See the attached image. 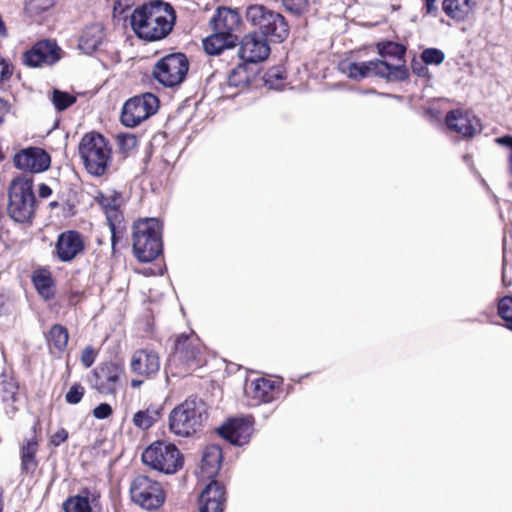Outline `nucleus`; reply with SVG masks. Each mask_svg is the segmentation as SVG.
Segmentation results:
<instances>
[{
    "mask_svg": "<svg viewBox=\"0 0 512 512\" xmlns=\"http://www.w3.org/2000/svg\"><path fill=\"white\" fill-rule=\"evenodd\" d=\"M176 21L173 6L161 0L151 1L135 8L130 16L134 33L145 41L166 38Z\"/></svg>",
    "mask_w": 512,
    "mask_h": 512,
    "instance_id": "f257e3e1",
    "label": "nucleus"
},
{
    "mask_svg": "<svg viewBox=\"0 0 512 512\" xmlns=\"http://www.w3.org/2000/svg\"><path fill=\"white\" fill-rule=\"evenodd\" d=\"M206 404L197 396H190L175 406L168 416V428L179 437L197 433L206 420Z\"/></svg>",
    "mask_w": 512,
    "mask_h": 512,
    "instance_id": "f03ea898",
    "label": "nucleus"
},
{
    "mask_svg": "<svg viewBox=\"0 0 512 512\" xmlns=\"http://www.w3.org/2000/svg\"><path fill=\"white\" fill-rule=\"evenodd\" d=\"M78 152L86 171L101 177L108 173L112 164V148L100 133H86L80 140Z\"/></svg>",
    "mask_w": 512,
    "mask_h": 512,
    "instance_id": "7ed1b4c3",
    "label": "nucleus"
},
{
    "mask_svg": "<svg viewBox=\"0 0 512 512\" xmlns=\"http://www.w3.org/2000/svg\"><path fill=\"white\" fill-rule=\"evenodd\" d=\"M133 251L135 257L144 263L155 260L162 253V225L158 219H140L134 224Z\"/></svg>",
    "mask_w": 512,
    "mask_h": 512,
    "instance_id": "20e7f679",
    "label": "nucleus"
},
{
    "mask_svg": "<svg viewBox=\"0 0 512 512\" xmlns=\"http://www.w3.org/2000/svg\"><path fill=\"white\" fill-rule=\"evenodd\" d=\"M8 213L19 223L28 222L34 214L36 198L33 192L32 177H15L9 186Z\"/></svg>",
    "mask_w": 512,
    "mask_h": 512,
    "instance_id": "39448f33",
    "label": "nucleus"
},
{
    "mask_svg": "<svg viewBox=\"0 0 512 512\" xmlns=\"http://www.w3.org/2000/svg\"><path fill=\"white\" fill-rule=\"evenodd\" d=\"M343 71L348 78L355 81H360L370 75L385 78L388 81H405L409 78V70L405 64L393 65L380 59L352 62Z\"/></svg>",
    "mask_w": 512,
    "mask_h": 512,
    "instance_id": "423d86ee",
    "label": "nucleus"
},
{
    "mask_svg": "<svg viewBox=\"0 0 512 512\" xmlns=\"http://www.w3.org/2000/svg\"><path fill=\"white\" fill-rule=\"evenodd\" d=\"M189 66V60L184 53H171L154 64L152 77L165 88H178L185 81Z\"/></svg>",
    "mask_w": 512,
    "mask_h": 512,
    "instance_id": "0eeeda50",
    "label": "nucleus"
},
{
    "mask_svg": "<svg viewBox=\"0 0 512 512\" xmlns=\"http://www.w3.org/2000/svg\"><path fill=\"white\" fill-rule=\"evenodd\" d=\"M142 462L164 474H175L183 466V456L172 443L156 441L142 453Z\"/></svg>",
    "mask_w": 512,
    "mask_h": 512,
    "instance_id": "6e6552de",
    "label": "nucleus"
},
{
    "mask_svg": "<svg viewBox=\"0 0 512 512\" xmlns=\"http://www.w3.org/2000/svg\"><path fill=\"white\" fill-rule=\"evenodd\" d=\"M247 20L257 27L263 37H271L274 41H284L289 28L285 18L273 10L263 5H251L246 11Z\"/></svg>",
    "mask_w": 512,
    "mask_h": 512,
    "instance_id": "1a4fd4ad",
    "label": "nucleus"
},
{
    "mask_svg": "<svg viewBox=\"0 0 512 512\" xmlns=\"http://www.w3.org/2000/svg\"><path fill=\"white\" fill-rule=\"evenodd\" d=\"M124 367L114 361L98 364L88 378L90 387L100 395L115 397L123 386Z\"/></svg>",
    "mask_w": 512,
    "mask_h": 512,
    "instance_id": "9d476101",
    "label": "nucleus"
},
{
    "mask_svg": "<svg viewBox=\"0 0 512 512\" xmlns=\"http://www.w3.org/2000/svg\"><path fill=\"white\" fill-rule=\"evenodd\" d=\"M130 495L135 504L147 510L158 509L165 501L161 484L146 475H138L133 479Z\"/></svg>",
    "mask_w": 512,
    "mask_h": 512,
    "instance_id": "9b49d317",
    "label": "nucleus"
},
{
    "mask_svg": "<svg viewBox=\"0 0 512 512\" xmlns=\"http://www.w3.org/2000/svg\"><path fill=\"white\" fill-rule=\"evenodd\" d=\"M158 98L152 93H145L128 99L122 108L120 120L126 127H136L142 121L156 113Z\"/></svg>",
    "mask_w": 512,
    "mask_h": 512,
    "instance_id": "f8f14e48",
    "label": "nucleus"
},
{
    "mask_svg": "<svg viewBox=\"0 0 512 512\" xmlns=\"http://www.w3.org/2000/svg\"><path fill=\"white\" fill-rule=\"evenodd\" d=\"M62 57V50L55 40L43 39L35 42L22 55V63L29 68L53 66Z\"/></svg>",
    "mask_w": 512,
    "mask_h": 512,
    "instance_id": "ddd939ff",
    "label": "nucleus"
},
{
    "mask_svg": "<svg viewBox=\"0 0 512 512\" xmlns=\"http://www.w3.org/2000/svg\"><path fill=\"white\" fill-rule=\"evenodd\" d=\"M254 421L251 416L229 418L217 428L218 434L234 446H243L249 443L254 431Z\"/></svg>",
    "mask_w": 512,
    "mask_h": 512,
    "instance_id": "4468645a",
    "label": "nucleus"
},
{
    "mask_svg": "<svg viewBox=\"0 0 512 512\" xmlns=\"http://www.w3.org/2000/svg\"><path fill=\"white\" fill-rule=\"evenodd\" d=\"M239 58L250 65L265 60L270 54L267 39L256 32L245 35L238 48Z\"/></svg>",
    "mask_w": 512,
    "mask_h": 512,
    "instance_id": "2eb2a0df",
    "label": "nucleus"
},
{
    "mask_svg": "<svg viewBox=\"0 0 512 512\" xmlns=\"http://www.w3.org/2000/svg\"><path fill=\"white\" fill-rule=\"evenodd\" d=\"M13 161L16 168L32 173L44 172L51 165L50 155L43 148L33 146L17 152Z\"/></svg>",
    "mask_w": 512,
    "mask_h": 512,
    "instance_id": "dca6fc26",
    "label": "nucleus"
},
{
    "mask_svg": "<svg viewBox=\"0 0 512 512\" xmlns=\"http://www.w3.org/2000/svg\"><path fill=\"white\" fill-rule=\"evenodd\" d=\"M447 127L465 139L473 138L482 130L479 118L461 109L451 110L445 117Z\"/></svg>",
    "mask_w": 512,
    "mask_h": 512,
    "instance_id": "f3484780",
    "label": "nucleus"
},
{
    "mask_svg": "<svg viewBox=\"0 0 512 512\" xmlns=\"http://www.w3.org/2000/svg\"><path fill=\"white\" fill-rule=\"evenodd\" d=\"M85 250L83 236L76 230H68L60 233L55 243L54 253L64 263L73 261Z\"/></svg>",
    "mask_w": 512,
    "mask_h": 512,
    "instance_id": "a211bd4d",
    "label": "nucleus"
},
{
    "mask_svg": "<svg viewBox=\"0 0 512 512\" xmlns=\"http://www.w3.org/2000/svg\"><path fill=\"white\" fill-rule=\"evenodd\" d=\"M202 346L194 335L181 334L175 341L174 359L186 366L198 365L201 362Z\"/></svg>",
    "mask_w": 512,
    "mask_h": 512,
    "instance_id": "6ab92c4d",
    "label": "nucleus"
},
{
    "mask_svg": "<svg viewBox=\"0 0 512 512\" xmlns=\"http://www.w3.org/2000/svg\"><path fill=\"white\" fill-rule=\"evenodd\" d=\"M225 502V487L213 480L205 486L199 495V512H223Z\"/></svg>",
    "mask_w": 512,
    "mask_h": 512,
    "instance_id": "aec40b11",
    "label": "nucleus"
},
{
    "mask_svg": "<svg viewBox=\"0 0 512 512\" xmlns=\"http://www.w3.org/2000/svg\"><path fill=\"white\" fill-rule=\"evenodd\" d=\"M131 371L147 379L154 377L160 369V360L156 352L148 349L136 350L130 360Z\"/></svg>",
    "mask_w": 512,
    "mask_h": 512,
    "instance_id": "412c9836",
    "label": "nucleus"
},
{
    "mask_svg": "<svg viewBox=\"0 0 512 512\" xmlns=\"http://www.w3.org/2000/svg\"><path fill=\"white\" fill-rule=\"evenodd\" d=\"M241 18L236 10L228 7H219L210 20L213 31L221 32L229 36H235L234 31L238 29Z\"/></svg>",
    "mask_w": 512,
    "mask_h": 512,
    "instance_id": "4be33fe9",
    "label": "nucleus"
},
{
    "mask_svg": "<svg viewBox=\"0 0 512 512\" xmlns=\"http://www.w3.org/2000/svg\"><path fill=\"white\" fill-rule=\"evenodd\" d=\"M256 76V72L250 65L242 62L234 67L228 74L226 84L223 86V92L227 97H233L238 92L228 93V89H238L242 91L246 89Z\"/></svg>",
    "mask_w": 512,
    "mask_h": 512,
    "instance_id": "5701e85b",
    "label": "nucleus"
},
{
    "mask_svg": "<svg viewBox=\"0 0 512 512\" xmlns=\"http://www.w3.org/2000/svg\"><path fill=\"white\" fill-rule=\"evenodd\" d=\"M105 44V33L102 24L94 23L86 26L79 37L78 48L85 54L91 55L102 50Z\"/></svg>",
    "mask_w": 512,
    "mask_h": 512,
    "instance_id": "b1692460",
    "label": "nucleus"
},
{
    "mask_svg": "<svg viewBox=\"0 0 512 512\" xmlns=\"http://www.w3.org/2000/svg\"><path fill=\"white\" fill-rule=\"evenodd\" d=\"M214 33L203 40L204 51L209 55H220L233 49L238 41L237 36H229L221 32Z\"/></svg>",
    "mask_w": 512,
    "mask_h": 512,
    "instance_id": "393cba45",
    "label": "nucleus"
},
{
    "mask_svg": "<svg viewBox=\"0 0 512 512\" xmlns=\"http://www.w3.org/2000/svg\"><path fill=\"white\" fill-rule=\"evenodd\" d=\"M163 410L162 404H150L133 415L132 423L138 429L148 430L161 419Z\"/></svg>",
    "mask_w": 512,
    "mask_h": 512,
    "instance_id": "a878e982",
    "label": "nucleus"
},
{
    "mask_svg": "<svg viewBox=\"0 0 512 512\" xmlns=\"http://www.w3.org/2000/svg\"><path fill=\"white\" fill-rule=\"evenodd\" d=\"M253 398L257 403H270L275 400L279 393V384L276 381L259 378L253 383Z\"/></svg>",
    "mask_w": 512,
    "mask_h": 512,
    "instance_id": "bb28decb",
    "label": "nucleus"
},
{
    "mask_svg": "<svg viewBox=\"0 0 512 512\" xmlns=\"http://www.w3.org/2000/svg\"><path fill=\"white\" fill-rule=\"evenodd\" d=\"M472 9L471 0H443L442 10L451 19L464 21Z\"/></svg>",
    "mask_w": 512,
    "mask_h": 512,
    "instance_id": "cd10ccee",
    "label": "nucleus"
},
{
    "mask_svg": "<svg viewBox=\"0 0 512 512\" xmlns=\"http://www.w3.org/2000/svg\"><path fill=\"white\" fill-rule=\"evenodd\" d=\"M46 339L52 353H62L67 347L69 333L63 325L55 324L51 327Z\"/></svg>",
    "mask_w": 512,
    "mask_h": 512,
    "instance_id": "c85d7f7f",
    "label": "nucleus"
},
{
    "mask_svg": "<svg viewBox=\"0 0 512 512\" xmlns=\"http://www.w3.org/2000/svg\"><path fill=\"white\" fill-rule=\"evenodd\" d=\"M38 444L36 440H27L21 447V472L25 474H33L38 466L36 460V452Z\"/></svg>",
    "mask_w": 512,
    "mask_h": 512,
    "instance_id": "c756f323",
    "label": "nucleus"
},
{
    "mask_svg": "<svg viewBox=\"0 0 512 512\" xmlns=\"http://www.w3.org/2000/svg\"><path fill=\"white\" fill-rule=\"evenodd\" d=\"M222 450L219 445L211 444L205 447L202 455L203 469L209 474H214L222 462Z\"/></svg>",
    "mask_w": 512,
    "mask_h": 512,
    "instance_id": "7c9ffc66",
    "label": "nucleus"
},
{
    "mask_svg": "<svg viewBox=\"0 0 512 512\" xmlns=\"http://www.w3.org/2000/svg\"><path fill=\"white\" fill-rule=\"evenodd\" d=\"M106 219L111 231L112 247L114 248L116 242L121 237L125 225L123 224V215L119 211V208L108 209L106 212Z\"/></svg>",
    "mask_w": 512,
    "mask_h": 512,
    "instance_id": "2f4dec72",
    "label": "nucleus"
},
{
    "mask_svg": "<svg viewBox=\"0 0 512 512\" xmlns=\"http://www.w3.org/2000/svg\"><path fill=\"white\" fill-rule=\"evenodd\" d=\"M90 492L84 489L81 495L69 497L63 503L64 512H91V505L89 502Z\"/></svg>",
    "mask_w": 512,
    "mask_h": 512,
    "instance_id": "473e14b6",
    "label": "nucleus"
},
{
    "mask_svg": "<svg viewBox=\"0 0 512 512\" xmlns=\"http://www.w3.org/2000/svg\"><path fill=\"white\" fill-rule=\"evenodd\" d=\"M378 54L382 58H394L404 62L406 47L400 43L393 41H381L377 45Z\"/></svg>",
    "mask_w": 512,
    "mask_h": 512,
    "instance_id": "72a5a7b5",
    "label": "nucleus"
},
{
    "mask_svg": "<svg viewBox=\"0 0 512 512\" xmlns=\"http://www.w3.org/2000/svg\"><path fill=\"white\" fill-rule=\"evenodd\" d=\"M19 384L10 374L2 373L0 375V396L3 401H16Z\"/></svg>",
    "mask_w": 512,
    "mask_h": 512,
    "instance_id": "f704fd0d",
    "label": "nucleus"
},
{
    "mask_svg": "<svg viewBox=\"0 0 512 512\" xmlns=\"http://www.w3.org/2000/svg\"><path fill=\"white\" fill-rule=\"evenodd\" d=\"M33 283L37 292L46 300L51 299L54 296L52 290V278L50 274L38 273L33 276Z\"/></svg>",
    "mask_w": 512,
    "mask_h": 512,
    "instance_id": "c9c22d12",
    "label": "nucleus"
},
{
    "mask_svg": "<svg viewBox=\"0 0 512 512\" xmlns=\"http://www.w3.org/2000/svg\"><path fill=\"white\" fill-rule=\"evenodd\" d=\"M285 72L281 66L270 68L264 75L265 85L274 90H281L284 86Z\"/></svg>",
    "mask_w": 512,
    "mask_h": 512,
    "instance_id": "e433bc0d",
    "label": "nucleus"
},
{
    "mask_svg": "<svg viewBox=\"0 0 512 512\" xmlns=\"http://www.w3.org/2000/svg\"><path fill=\"white\" fill-rule=\"evenodd\" d=\"M51 101L57 111H64L76 102V97L68 92L54 89Z\"/></svg>",
    "mask_w": 512,
    "mask_h": 512,
    "instance_id": "4c0bfd02",
    "label": "nucleus"
},
{
    "mask_svg": "<svg viewBox=\"0 0 512 512\" xmlns=\"http://www.w3.org/2000/svg\"><path fill=\"white\" fill-rule=\"evenodd\" d=\"M55 3L56 0H27L25 10L30 16H38L52 8Z\"/></svg>",
    "mask_w": 512,
    "mask_h": 512,
    "instance_id": "58836bf2",
    "label": "nucleus"
},
{
    "mask_svg": "<svg viewBox=\"0 0 512 512\" xmlns=\"http://www.w3.org/2000/svg\"><path fill=\"white\" fill-rule=\"evenodd\" d=\"M498 315L505 322V327L512 331V297L505 296L498 303Z\"/></svg>",
    "mask_w": 512,
    "mask_h": 512,
    "instance_id": "ea45409f",
    "label": "nucleus"
},
{
    "mask_svg": "<svg viewBox=\"0 0 512 512\" xmlns=\"http://www.w3.org/2000/svg\"><path fill=\"white\" fill-rule=\"evenodd\" d=\"M117 143L119 151L128 155L131 151H133L137 146V138L135 135L130 133H123L117 135Z\"/></svg>",
    "mask_w": 512,
    "mask_h": 512,
    "instance_id": "a19ab883",
    "label": "nucleus"
},
{
    "mask_svg": "<svg viewBox=\"0 0 512 512\" xmlns=\"http://www.w3.org/2000/svg\"><path fill=\"white\" fill-rule=\"evenodd\" d=\"M421 59L426 65H440L445 59V54L437 48H426L421 53Z\"/></svg>",
    "mask_w": 512,
    "mask_h": 512,
    "instance_id": "79ce46f5",
    "label": "nucleus"
},
{
    "mask_svg": "<svg viewBox=\"0 0 512 512\" xmlns=\"http://www.w3.org/2000/svg\"><path fill=\"white\" fill-rule=\"evenodd\" d=\"M85 394V388L80 383H74L65 394V401L70 405L81 402Z\"/></svg>",
    "mask_w": 512,
    "mask_h": 512,
    "instance_id": "37998d69",
    "label": "nucleus"
},
{
    "mask_svg": "<svg viewBox=\"0 0 512 512\" xmlns=\"http://www.w3.org/2000/svg\"><path fill=\"white\" fill-rule=\"evenodd\" d=\"M282 4L286 11L298 16L305 11L308 2L307 0H282Z\"/></svg>",
    "mask_w": 512,
    "mask_h": 512,
    "instance_id": "c03bdc74",
    "label": "nucleus"
},
{
    "mask_svg": "<svg viewBox=\"0 0 512 512\" xmlns=\"http://www.w3.org/2000/svg\"><path fill=\"white\" fill-rule=\"evenodd\" d=\"M495 142L503 147H506L510 150V153L508 155V168L509 173L512 175V135H504L501 137H497L495 139Z\"/></svg>",
    "mask_w": 512,
    "mask_h": 512,
    "instance_id": "a18cd8bd",
    "label": "nucleus"
},
{
    "mask_svg": "<svg viewBox=\"0 0 512 512\" xmlns=\"http://www.w3.org/2000/svg\"><path fill=\"white\" fill-rule=\"evenodd\" d=\"M92 413L96 419L102 420L111 416L113 413V409L111 405L108 403H100L93 409Z\"/></svg>",
    "mask_w": 512,
    "mask_h": 512,
    "instance_id": "49530a36",
    "label": "nucleus"
},
{
    "mask_svg": "<svg viewBox=\"0 0 512 512\" xmlns=\"http://www.w3.org/2000/svg\"><path fill=\"white\" fill-rule=\"evenodd\" d=\"M68 436V431L64 428H60L50 436L49 443L54 447H58L68 439Z\"/></svg>",
    "mask_w": 512,
    "mask_h": 512,
    "instance_id": "de8ad7c7",
    "label": "nucleus"
},
{
    "mask_svg": "<svg viewBox=\"0 0 512 512\" xmlns=\"http://www.w3.org/2000/svg\"><path fill=\"white\" fill-rule=\"evenodd\" d=\"M81 362L86 368L91 367L95 362V352L91 346L86 347L82 351Z\"/></svg>",
    "mask_w": 512,
    "mask_h": 512,
    "instance_id": "09e8293b",
    "label": "nucleus"
},
{
    "mask_svg": "<svg viewBox=\"0 0 512 512\" xmlns=\"http://www.w3.org/2000/svg\"><path fill=\"white\" fill-rule=\"evenodd\" d=\"M100 204L104 208L105 212L108 209H114V208L118 207L117 199L113 196H109V197L101 196Z\"/></svg>",
    "mask_w": 512,
    "mask_h": 512,
    "instance_id": "8fccbe9b",
    "label": "nucleus"
},
{
    "mask_svg": "<svg viewBox=\"0 0 512 512\" xmlns=\"http://www.w3.org/2000/svg\"><path fill=\"white\" fill-rule=\"evenodd\" d=\"M10 103L0 98V125L4 122L5 116L10 112Z\"/></svg>",
    "mask_w": 512,
    "mask_h": 512,
    "instance_id": "3c124183",
    "label": "nucleus"
},
{
    "mask_svg": "<svg viewBox=\"0 0 512 512\" xmlns=\"http://www.w3.org/2000/svg\"><path fill=\"white\" fill-rule=\"evenodd\" d=\"M411 68L413 73L417 76H424L427 73V68L423 65V62L413 60Z\"/></svg>",
    "mask_w": 512,
    "mask_h": 512,
    "instance_id": "603ef678",
    "label": "nucleus"
},
{
    "mask_svg": "<svg viewBox=\"0 0 512 512\" xmlns=\"http://www.w3.org/2000/svg\"><path fill=\"white\" fill-rule=\"evenodd\" d=\"M12 75L7 62L0 60V80H7Z\"/></svg>",
    "mask_w": 512,
    "mask_h": 512,
    "instance_id": "864d4df0",
    "label": "nucleus"
},
{
    "mask_svg": "<svg viewBox=\"0 0 512 512\" xmlns=\"http://www.w3.org/2000/svg\"><path fill=\"white\" fill-rule=\"evenodd\" d=\"M426 13L432 16H437L438 8L436 6V0H425Z\"/></svg>",
    "mask_w": 512,
    "mask_h": 512,
    "instance_id": "5fc2aeb1",
    "label": "nucleus"
},
{
    "mask_svg": "<svg viewBox=\"0 0 512 512\" xmlns=\"http://www.w3.org/2000/svg\"><path fill=\"white\" fill-rule=\"evenodd\" d=\"M38 193L41 198H48L52 194V189L48 185L42 183L39 186Z\"/></svg>",
    "mask_w": 512,
    "mask_h": 512,
    "instance_id": "6e6d98bb",
    "label": "nucleus"
},
{
    "mask_svg": "<svg viewBox=\"0 0 512 512\" xmlns=\"http://www.w3.org/2000/svg\"><path fill=\"white\" fill-rule=\"evenodd\" d=\"M380 95L384 96V97H388V98H393L398 101H401L403 99V96H400V95H394V94H388V93H380Z\"/></svg>",
    "mask_w": 512,
    "mask_h": 512,
    "instance_id": "4d7b16f0",
    "label": "nucleus"
},
{
    "mask_svg": "<svg viewBox=\"0 0 512 512\" xmlns=\"http://www.w3.org/2000/svg\"><path fill=\"white\" fill-rule=\"evenodd\" d=\"M142 384H143V380H139V379H132V381H131V386H132L133 388L140 387Z\"/></svg>",
    "mask_w": 512,
    "mask_h": 512,
    "instance_id": "13d9d810",
    "label": "nucleus"
},
{
    "mask_svg": "<svg viewBox=\"0 0 512 512\" xmlns=\"http://www.w3.org/2000/svg\"><path fill=\"white\" fill-rule=\"evenodd\" d=\"M463 161H464L467 165L471 166V164H472V157H471V155H469V154H465V155L463 156Z\"/></svg>",
    "mask_w": 512,
    "mask_h": 512,
    "instance_id": "bf43d9fd",
    "label": "nucleus"
},
{
    "mask_svg": "<svg viewBox=\"0 0 512 512\" xmlns=\"http://www.w3.org/2000/svg\"><path fill=\"white\" fill-rule=\"evenodd\" d=\"M505 277H506V265L504 264L503 265V281H505Z\"/></svg>",
    "mask_w": 512,
    "mask_h": 512,
    "instance_id": "052dcab7",
    "label": "nucleus"
},
{
    "mask_svg": "<svg viewBox=\"0 0 512 512\" xmlns=\"http://www.w3.org/2000/svg\"><path fill=\"white\" fill-rule=\"evenodd\" d=\"M50 206H51V207H56V206H57V202H52V203H50Z\"/></svg>",
    "mask_w": 512,
    "mask_h": 512,
    "instance_id": "680f3d73",
    "label": "nucleus"
}]
</instances>
